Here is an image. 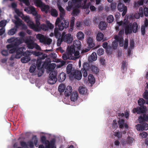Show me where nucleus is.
<instances>
[{"label": "nucleus", "instance_id": "44", "mask_svg": "<svg viewBox=\"0 0 148 148\" xmlns=\"http://www.w3.org/2000/svg\"><path fill=\"white\" fill-rule=\"evenodd\" d=\"M114 19L113 16L112 15H110L107 17V21L108 23H111L113 22Z\"/></svg>", "mask_w": 148, "mask_h": 148}, {"label": "nucleus", "instance_id": "34", "mask_svg": "<svg viewBox=\"0 0 148 148\" xmlns=\"http://www.w3.org/2000/svg\"><path fill=\"white\" fill-rule=\"evenodd\" d=\"M78 8H72V9H73L71 13V14L73 16H77L79 13L80 10Z\"/></svg>", "mask_w": 148, "mask_h": 148}, {"label": "nucleus", "instance_id": "49", "mask_svg": "<svg viewBox=\"0 0 148 148\" xmlns=\"http://www.w3.org/2000/svg\"><path fill=\"white\" fill-rule=\"evenodd\" d=\"M36 68V65L35 64H32L29 68V72L32 73L34 72Z\"/></svg>", "mask_w": 148, "mask_h": 148}, {"label": "nucleus", "instance_id": "33", "mask_svg": "<svg viewBox=\"0 0 148 148\" xmlns=\"http://www.w3.org/2000/svg\"><path fill=\"white\" fill-rule=\"evenodd\" d=\"M41 61L42 60L41 59V58H40V57H38L36 61V65L37 67V69L38 70H40L41 69Z\"/></svg>", "mask_w": 148, "mask_h": 148}, {"label": "nucleus", "instance_id": "13", "mask_svg": "<svg viewBox=\"0 0 148 148\" xmlns=\"http://www.w3.org/2000/svg\"><path fill=\"white\" fill-rule=\"evenodd\" d=\"M25 50V48L23 47H21L18 49H17V47L16 54L15 55V58L17 59L20 58Z\"/></svg>", "mask_w": 148, "mask_h": 148}, {"label": "nucleus", "instance_id": "50", "mask_svg": "<svg viewBox=\"0 0 148 148\" xmlns=\"http://www.w3.org/2000/svg\"><path fill=\"white\" fill-rule=\"evenodd\" d=\"M145 103V100L143 98L140 99L138 101V105L141 106H143Z\"/></svg>", "mask_w": 148, "mask_h": 148}, {"label": "nucleus", "instance_id": "59", "mask_svg": "<svg viewBox=\"0 0 148 148\" xmlns=\"http://www.w3.org/2000/svg\"><path fill=\"white\" fill-rule=\"evenodd\" d=\"M58 39V40H57V46H60L62 43V42L63 41V39L62 38V37H61V38H57Z\"/></svg>", "mask_w": 148, "mask_h": 148}, {"label": "nucleus", "instance_id": "37", "mask_svg": "<svg viewBox=\"0 0 148 148\" xmlns=\"http://www.w3.org/2000/svg\"><path fill=\"white\" fill-rule=\"evenodd\" d=\"M65 88L66 86L64 85L60 84L58 87V91L61 93L63 92L64 91Z\"/></svg>", "mask_w": 148, "mask_h": 148}, {"label": "nucleus", "instance_id": "28", "mask_svg": "<svg viewBox=\"0 0 148 148\" xmlns=\"http://www.w3.org/2000/svg\"><path fill=\"white\" fill-rule=\"evenodd\" d=\"M73 65L71 64H70L67 65L66 67V72L67 74H71L72 73Z\"/></svg>", "mask_w": 148, "mask_h": 148}, {"label": "nucleus", "instance_id": "19", "mask_svg": "<svg viewBox=\"0 0 148 148\" xmlns=\"http://www.w3.org/2000/svg\"><path fill=\"white\" fill-rule=\"evenodd\" d=\"M71 100L73 101H75L77 99L78 94L77 92H73L70 95Z\"/></svg>", "mask_w": 148, "mask_h": 148}, {"label": "nucleus", "instance_id": "23", "mask_svg": "<svg viewBox=\"0 0 148 148\" xmlns=\"http://www.w3.org/2000/svg\"><path fill=\"white\" fill-rule=\"evenodd\" d=\"M72 88L71 86H68L65 90L64 94L66 96H69L72 93Z\"/></svg>", "mask_w": 148, "mask_h": 148}, {"label": "nucleus", "instance_id": "27", "mask_svg": "<svg viewBox=\"0 0 148 148\" xmlns=\"http://www.w3.org/2000/svg\"><path fill=\"white\" fill-rule=\"evenodd\" d=\"M68 53L69 55L70 56H73L74 53L75 52V49L74 46H71L70 48H68Z\"/></svg>", "mask_w": 148, "mask_h": 148}, {"label": "nucleus", "instance_id": "29", "mask_svg": "<svg viewBox=\"0 0 148 148\" xmlns=\"http://www.w3.org/2000/svg\"><path fill=\"white\" fill-rule=\"evenodd\" d=\"M104 37V35L101 32H99L98 33L97 35L96 36V38L98 41H101L103 40V38Z\"/></svg>", "mask_w": 148, "mask_h": 148}, {"label": "nucleus", "instance_id": "40", "mask_svg": "<svg viewBox=\"0 0 148 148\" xmlns=\"http://www.w3.org/2000/svg\"><path fill=\"white\" fill-rule=\"evenodd\" d=\"M74 46L78 50H79L81 48V43L80 41L78 40L75 42L74 43Z\"/></svg>", "mask_w": 148, "mask_h": 148}, {"label": "nucleus", "instance_id": "51", "mask_svg": "<svg viewBox=\"0 0 148 148\" xmlns=\"http://www.w3.org/2000/svg\"><path fill=\"white\" fill-rule=\"evenodd\" d=\"M39 28H40V29H42L44 31H47L48 30L47 25L45 24H42L41 25Z\"/></svg>", "mask_w": 148, "mask_h": 148}, {"label": "nucleus", "instance_id": "58", "mask_svg": "<svg viewBox=\"0 0 148 148\" xmlns=\"http://www.w3.org/2000/svg\"><path fill=\"white\" fill-rule=\"evenodd\" d=\"M133 138H131L130 137H128L127 139V143L129 145L132 144L133 142Z\"/></svg>", "mask_w": 148, "mask_h": 148}, {"label": "nucleus", "instance_id": "30", "mask_svg": "<svg viewBox=\"0 0 148 148\" xmlns=\"http://www.w3.org/2000/svg\"><path fill=\"white\" fill-rule=\"evenodd\" d=\"M14 23L15 24V27L16 28H18L19 26L23 25L22 21L21 19L18 20H15L14 21Z\"/></svg>", "mask_w": 148, "mask_h": 148}, {"label": "nucleus", "instance_id": "7", "mask_svg": "<svg viewBox=\"0 0 148 148\" xmlns=\"http://www.w3.org/2000/svg\"><path fill=\"white\" fill-rule=\"evenodd\" d=\"M70 78H73L77 80H80L82 77V74L81 71L78 70H73L72 73L69 75Z\"/></svg>", "mask_w": 148, "mask_h": 148}, {"label": "nucleus", "instance_id": "4", "mask_svg": "<svg viewBox=\"0 0 148 148\" xmlns=\"http://www.w3.org/2000/svg\"><path fill=\"white\" fill-rule=\"evenodd\" d=\"M25 42L26 44L27 47L29 49H33L35 48L37 50H41L40 46L31 39L25 38Z\"/></svg>", "mask_w": 148, "mask_h": 148}, {"label": "nucleus", "instance_id": "38", "mask_svg": "<svg viewBox=\"0 0 148 148\" xmlns=\"http://www.w3.org/2000/svg\"><path fill=\"white\" fill-rule=\"evenodd\" d=\"M124 122V119H122L121 120L119 119V120L118 121V123L119 125V127L120 128L122 129L123 127Z\"/></svg>", "mask_w": 148, "mask_h": 148}, {"label": "nucleus", "instance_id": "48", "mask_svg": "<svg viewBox=\"0 0 148 148\" xmlns=\"http://www.w3.org/2000/svg\"><path fill=\"white\" fill-rule=\"evenodd\" d=\"M16 29L12 28L10 29L8 32V34L10 35H12L14 34L16 32Z\"/></svg>", "mask_w": 148, "mask_h": 148}, {"label": "nucleus", "instance_id": "53", "mask_svg": "<svg viewBox=\"0 0 148 148\" xmlns=\"http://www.w3.org/2000/svg\"><path fill=\"white\" fill-rule=\"evenodd\" d=\"M118 41L116 40H115L112 42V48L114 49H116L118 46Z\"/></svg>", "mask_w": 148, "mask_h": 148}, {"label": "nucleus", "instance_id": "43", "mask_svg": "<svg viewBox=\"0 0 148 148\" xmlns=\"http://www.w3.org/2000/svg\"><path fill=\"white\" fill-rule=\"evenodd\" d=\"M121 68L123 73H124L125 72V70H126L127 68L126 64L125 61H123V62Z\"/></svg>", "mask_w": 148, "mask_h": 148}, {"label": "nucleus", "instance_id": "20", "mask_svg": "<svg viewBox=\"0 0 148 148\" xmlns=\"http://www.w3.org/2000/svg\"><path fill=\"white\" fill-rule=\"evenodd\" d=\"M78 91L80 94L86 95L87 93V89L85 87L80 86L79 88Z\"/></svg>", "mask_w": 148, "mask_h": 148}, {"label": "nucleus", "instance_id": "64", "mask_svg": "<svg viewBox=\"0 0 148 148\" xmlns=\"http://www.w3.org/2000/svg\"><path fill=\"white\" fill-rule=\"evenodd\" d=\"M142 124H138L136 125V129L139 131L142 130L143 131Z\"/></svg>", "mask_w": 148, "mask_h": 148}, {"label": "nucleus", "instance_id": "39", "mask_svg": "<svg viewBox=\"0 0 148 148\" xmlns=\"http://www.w3.org/2000/svg\"><path fill=\"white\" fill-rule=\"evenodd\" d=\"M30 60V57L27 56L23 57L21 58V61L23 63H26L29 62Z\"/></svg>", "mask_w": 148, "mask_h": 148}, {"label": "nucleus", "instance_id": "16", "mask_svg": "<svg viewBox=\"0 0 148 148\" xmlns=\"http://www.w3.org/2000/svg\"><path fill=\"white\" fill-rule=\"evenodd\" d=\"M66 77V74L64 72H62L58 75L57 79L60 82H62L65 79Z\"/></svg>", "mask_w": 148, "mask_h": 148}, {"label": "nucleus", "instance_id": "24", "mask_svg": "<svg viewBox=\"0 0 148 148\" xmlns=\"http://www.w3.org/2000/svg\"><path fill=\"white\" fill-rule=\"evenodd\" d=\"M97 58V54L95 52H93L91 55L88 58V60L90 62L93 61H95Z\"/></svg>", "mask_w": 148, "mask_h": 148}, {"label": "nucleus", "instance_id": "46", "mask_svg": "<svg viewBox=\"0 0 148 148\" xmlns=\"http://www.w3.org/2000/svg\"><path fill=\"white\" fill-rule=\"evenodd\" d=\"M30 12L34 16L38 14L35 9L34 7H32L29 8Z\"/></svg>", "mask_w": 148, "mask_h": 148}, {"label": "nucleus", "instance_id": "15", "mask_svg": "<svg viewBox=\"0 0 148 148\" xmlns=\"http://www.w3.org/2000/svg\"><path fill=\"white\" fill-rule=\"evenodd\" d=\"M145 111L144 108H142L140 107H138L134 108L132 110V112L134 113L137 114H141L145 112Z\"/></svg>", "mask_w": 148, "mask_h": 148}, {"label": "nucleus", "instance_id": "1", "mask_svg": "<svg viewBox=\"0 0 148 148\" xmlns=\"http://www.w3.org/2000/svg\"><path fill=\"white\" fill-rule=\"evenodd\" d=\"M15 12L23 20L27 22V25L30 28L38 32L40 30V29L39 27L40 25V20L35 21L36 25L33 22L30 21L29 17L27 16H25L22 12H21L18 9H16Z\"/></svg>", "mask_w": 148, "mask_h": 148}, {"label": "nucleus", "instance_id": "14", "mask_svg": "<svg viewBox=\"0 0 148 148\" xmlns=\"http://www.w3.org/2000/svg\"><path fill=\"white\" fill-rule=\"evenodd\" d=\"M57 6L60 11L59 15L60 18V19L61 20H65L64 18L65 14L64 9L59 4H58Z\"/></svg>", "mask_w": 148, "mask_h": 148}, {"label": "nucleus", "instance_id": "36", "mask_svg": "<svg viewBox=\"0 0 148 148\" xmlns=\"http://www.w3.org/2000/svg\"><path fill=\"white\" fill-rule=\"evenodd\" d=\"M138 25L136 22L133 23L132 25V29L133 32L134 33H136L137 31Z\"/></svg>", "mask_w": 148, "mask_h": 148}, {"label": "nucleus", "instance_id": "62", "mask_svg": "<svg viewBox=\"0 0 148 148\" xmlns=\"http://www.w3.org/2000/svg\"><path fill=\"white\" fill-rule=\"evenodd\" d=\"M143 12L145 16H148V8L146 7L143 10Z\"/></svg>", "mask_w": 148, "mask_h": 148}, {"label": "nucleus", "instance_id": "22", "mask_svg": "<svg viewBox=\"0 0 148 148\" xmlns=\"http://www.w3.org/2000/svg\"><path fill=\"white\" fill-rule=\"evenodd\" d=\"M36 38L40 40V42L43 43L45 42V39L46 38L44 35L40 34H37Z\"/></svg>", "mask_w": 148, "mask_h": 148}, {"label": "nucleus", "instance_id": "60", "mask_svg": "<svg viewBox=\"0 0 148 148\" xmlns=\"http://www.w3.org/2000/svg\"><path fill=\"white\" fill-rule=\"evenodd\" d=\"M146 27L143 26H142L141 27V32L142 34L144 36L145 35V33L146 30L145 28Z\"/></svg>", "mask_w": 148, "mask_h": 148}, {"label": "nucleus", "instance_id": "3", "mask_svg": "<svg viewBox=\"0 0 148 148\" xmlns=\"http://www.w3.org/2000/svg\"><path fill=\"white\" fill-rule=\"evenodd\" d=\"M69 25V22L65 20H61L59 17L57 18L55 22V27H58L60 31L62 30L64 28H67Z\"/></svg>", "mask_w": 148, "mask_h": 148}, {"label": "nucleus", "instance_id": "63", "mask_svg": "<svg viewBox=\"0 0 148 148\" xmlns=\"http://www.w3.org/2000/svg\"><path fill=\"white\" fill-rule=\"evenodd\" d=\"M69 55H68L67 54H63L62 56V58L64 60H66L68 59L69 58Z\"/></svg>", "mask_w": 148, "mask_h": 148}, {"label": "nucleus", "instance_id": "45", "mask_svg": "<svg viewBox=\"0 0 148 148\" xmlns=\"http://www.w3.org/2000/svg\"><path fill=\"white\" fill-rule=\"evenodd\" d=\"M143 97L146 99V103L148 104V92L145 90L143 95Z\"/></svg>", "mask_w": 148, "mask_h": 148}, {"label": "nucleus", "instance_id": "12", "mask_svg": "<svg viewBox=\"0 0 148 148\" xmlns=\"http://www.w3.org/2000/svg\"><path fill=\"white\" fill-rule=\"evenodd\" d=\"M62 36L63 41L68 43H71L73 40L72 38L71 37V35L70 33L65 34L63 33Z\"/></svg>", "mask_w": 148, "mask_h": 148}, {"label": "nucleus", "instance_id": "56", "mask_svg": "<svg viewBox=\"0 0 148 148\" xmlns=\"http://www.w3.org/2000/svg\"><path fill=\"white\" fill-rule=\"evenodd\" d=\"M142 124L143 130H146L148 129V124L147 123H143Z\"/></svg>", "mask_w": 148, "mask_h": 148}, {"label": "nucleus", "instance_id": "17", "mask_svg": "<svg viewBox=\"0 0 148 148\" xmlns=\"http://www.w3.org/2000/svg\"><path fill=\"white\" fill-rule=\"evenodd\" d=\"M114 38L119 42V45L120 47L123 46L124 39L123 37L116 35L114 36Z\"/></svg>", "mask_w": 148, "mask_h": 148}, {"label": "nucleus", "instance_id": "61", "mask_svg": "<svg viewBox=\"0 0 148 148\" xmlns=\"http://www.w3.org/2000/svg\"><path fill=\"white\" fill-rule=\"evenodd\" d=\"M35 3L37 6L38 7H40L42 5V2L41 0H36Z\"/></svg>", "mask_w": 148, "mask_h": 148}, {"label": "nucleus", "instance_id": "26", "mask_svg": "<svg viewBox=\"0 0 148 148\" xmlns=\"http://www.w3.org/2000/svg\"><path fill=\"white\" fill-rule=\"evenodd\" d=\"M107 27V25L105 22L101 21L99 25V28L101 30H105Z\"/></svg>", "mask_w": 148, "mask_h": 148}, {"label": "nucleus", "instance_id": "55", "mask_svg": "<svg viewBox=\"0 0 148 148\" xmlns=\"http://www.w3.org/2000/svg\"><path fill=\"white\" fill-rule=\"evenodd\" d=\"M52 40L50 38H46L45 39V41L43 43L45 44H47V45H49L52 42Z\"/></svg>", "mask_w": 148, "mask_h": 148}, {"label": "nucleus", "instance_id": "9", "mask_svg": "<svg viewBox=\"0 0 148 148\" xmlns=\"http://www.w3.org/2000/svg\"><path fill=\"white\" fill-rule=\"evenodd\" d=\"M82 66L81 71L83 73V77H86L88 75L87 71L91 70L90 66L89 64L86 62L84 63Z\"/></svg>", "mask_w": 148, "mask_h": 148}, {"label": "nucleus", "instance_id": "57", "mask_svg": "<svg viewBox=\"0 0 148 148\" xmlns=\"http://www.w3.org/2000/svg\"><path fill=\"white\" fill-rule=\"evenodd\" d=\"M47 25L48 28V29H52L54 27V25L51 24L49 21H47Z\"/></svg>", "mask_w": 148, "mask_h": 148}, {"label": "nucleus", "instance_id": "2", "mask_svg": "<svg viewBox=\"0 0 148 148\" xmlns=\"http://www.w3.org/2000/svg\"><path fill=\"white\" fill-rule=\"evenodd\" d=\"M83 0H71L68 3V6L66 9L68 11H70L72 8H80L82 7V2Z\"/></svg>", "mask_w": 148, "mask_h": 148}, {"label": "nucleus", "instance_id": "47", "mask_svg": "<svg viewBox=\"0 0 148 148\" xmlns=\"http://www.w3.org/2000/svg\"><path fill=\"white\" fill-rule=\"evenodd\" d=\"M9 50V52L10 53H12L15 52L16 53L17 47L14 46L12 47L8 48Z\"/></svg>", "mask_w": 148, "mask_h": 148}, {"label": "nucleus", "instance_id": "32", "mask_svg": "<svg viewBox=\"0 0 148 148\" xmlns=\"http://www.w3.org/2000/svg\"><path fill=\"white\" fill-rule=\"evenodd\" d=\"M88 80L89 82L91 84H93L95 82V79L92 74H89L88 76Z\"/></svg>", "mask_w": 148, "mask_h": 148}, {"label": "nucleus", "instance_id": "21", "mask_svg": "<svg viewBox=\"0 0 148 148\" xmlns=\"http://www.w3.org/2000/svg\"><path fill=\"white\" fill-rule=\"evenodd\" d=\"M87 43L89 47L92 48L95 45L92 38L89 37L87 39Z\"/></svg>", "mask_w": 148, "mask_h": 148}, {"label": "nucleus", "instance_id": "35", "mask_svg": "<svg viewBox=\"0 0 148 148\" xmlns=\"http://www.w3.org/2000/svg\"><path fill=\"white\" fill-rule=\"evenodd\" d=\"M93 73L95 74H97L99 72V69L95 65H92L90 67Z\"/></svg>", "mask_w": 148, "mask_h": 148}, {"label": "nucleus", "instance_id": "10", "mask_svg": "<svg viewBox=\"0 0 148 148\" xmlns=\"http://www.w3.org/2000/svg\"><path fill=\"white\" fill-rule=\"evenodd\" d=\"M127 19L126 21L124 22L123 25V27L125 28V33L126 34H130L132 32V24L130 23L129 25Z\"/></svg>", "mask_w": 148, "mask_h": 148}, {"label": "nucleus", "instance_id": "18", "mask_svg": "<svg viewBox=\"0 0 148 148\" xmlns=\"http://www.w3.org/2000/svg\"><path fill=\"white\" fill-rule=\"evenodd\" d=\"M138 120L139 122L140 123H144L145 121L148 120V117H147V115H146L145 114H143V116H140L138 119Z\"/></svg>", "mask_w": 148, "mask_h": 148}, {"label": "nucleus", "instance_id": "42", "mask_svg": "<svg viewBox=\"0 0 148 148\" xmlns=\"http://www.w3.org/2000/svg\"><path fill=\"white\" fill-rule=\"evenodd\" d=\"M51 15L55 17H56L58 15V13L56 9L52 8L51 10Z\"/></svg>", "mask_w": 148, "mask_h": 148}, {"label": "nucleus", "instance_id": "25", "mask_svg": "<svg viewBox=\"0 0 148 148\" xmlns=\"http://www.w3.org/2000/svg\"><path fill=\"white\" fill-rule=\"evenodd\" d=\"M54 34L56 37L57 38H60L61 37V33L59 31L57 27H56L54 30Z\"/></svg>", "mask_w": 148, "mask_h": 148}, {"label": "nucleus", "instance_id": "31", "mask_svg": "<svg viewBox=\"0 0 148 148\" xmlns=\"http://www.w3.org/2000/svg\"><path fill=\"white\" fill-rule=\"evenodd\" d=\"M84 33L81 31L78 32L77 34V37L79 40H82L84 38Z\"/></svg>", "mask_w": 148, "mask_h": 148}, {"label": "nucleus", "instance_id": "8", "mask_svg": "<svg viewBox=\"0 0 148 148\" xmlns=\"http://www.w3.org/2000/svg\"><path fill=\"white\" fill-rule=\"evenodd\" d=\"M25 39L24 38H17L15 39L14 41L12 43L6 46L7 48L12 47L14 46L17 47V46L22 44L23 42H25Z\"/></svg>", "mask_w": 148, "mask_h": 148}, {"label": "nucleus", "instance_id": "5", "mask_svg": "<svg viewBox=\"0 0 148 148\" xmlns=\"http://www.w3.org/2000/svg\"><path fill=\"white\" fill-rule=\"evenodd\" d=\"M40 141L42 143L45 145V146L49 147V146H50L51 148L53 147V145H55L56 142V140L54 138L52 139L50 142L48 140H47L46 137L44 136H42L41 137Z\"/></svg>", "mask_w": 148, "mask_h": 148}, {"label": "nucleus", "instance_id": "6", "mask_svg": "<svg viewBox=\"0 0 148 148\" xmlns=\"http://www.w3.org/2000/svg\"><path fill=\"white\" fill-rule=\"evenodd\" d=\"M57 73V71H52L50 72L47 80V82L49 84H53L56 83L57 80L56 77Z\"/></svg>", "mask_w": 148, "mask_h": 148}, {"label": "nucleus", "instance_id": "41", "mask_svg": "<svg viewBox=\"0 0 148 148\" xmlns=\"http://www.w3.org/2000/svg\"><path fill=\"white\" fill-rule=\"evenodd\" d=\"M75 18L74 17H73L70 21V29L71 31H72L73 29V27L74 25Z\"/></svg>", "mask_w": 148, "mask_h": 148}, {"label": "nucleus", "instance_id": "54", "mask_svg": "<svg viewBox=\"0 0 148 148\" xmlns=\"http://www.w3.org/2000/svg\"><path fill=\"white\" fill-rule=\"evenodd\" d=\"M103 49L101 48L99 49L97 51V53L99 56L102 55L103 54Z\"/></svg>", "mask_w": 148, "mask_h": 148}, {"label": "nucleus", "instance_id": "11", "mask_svg": "<svg viewBox=\"0 0 148 148\" xmlns=\"http://www.w3.org/2000/svg\"><path fill=\"white\" fill-rule=\"evenodd\" d=\"M117 9L119 12H122V16H124L127 12V7L122 3H119L117 5Z\"/></svg>", "mask_w": 148, "mask_h": 148}, {"label": "nucleus", "instance_id": "52", "mask_svg": "<svg viewBox=\"0 0 148 148\" xmlns=\"http://www.w3.org/2000/svg\"><path fill=\"white\" fill-rule=\"evenodd\" d=\"M116 8V3H112L110 4V8L111 10L114 11Z\"/></svg>", "mask_w": 148, "mask_h": 148}]
</instances>
